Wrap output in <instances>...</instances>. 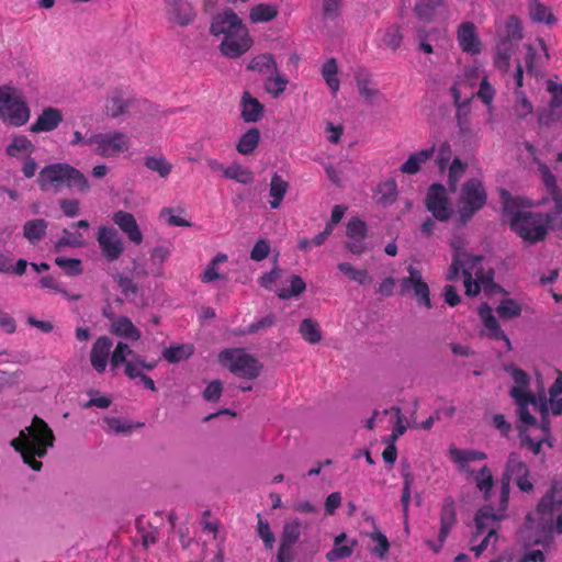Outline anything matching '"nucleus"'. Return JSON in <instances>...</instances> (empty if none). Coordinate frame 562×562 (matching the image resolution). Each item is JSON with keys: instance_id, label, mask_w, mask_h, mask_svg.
I'll use <instances>...</instances> for the list:
<instances>
[{"instance_id": "nucleus-27", "label": "nucleus", "mask_w": 562, "mask_h": 562, "mask_svg": "<svg viewBox=\"0 0 562 562\" xmlns=\"http://www.w3.org/2000/svg\"><path fill=\"white\" fill-rule=\"evenodd\" d=\"M504 518V515L495 514L494 508L490 505L481 507L474 518L476 535H482L486 530L488 531V526L491 522L499 521Z\"/></svg>"}, {"instance_id": "nucleus-32", "label": "nucleus", "mask_w": 562, "mask_h": 562, "mask_svg": "<svg viewBox=\"0 0 562 562\" xmlns=\"http://www.w3.org/2000/svg\"><path fill=\"white\" fill-rule=\"evenodd\" d=\"M289 189V183L281 178L277 172L273 173L270 182L269 195L272 198L270 201L271 209H278Z\"/></svg>"}, {"instance_id": "nucleus-63", "label": "nucleus", "mask_w": 562, "mask_h": 562, "mask_svg": "<svg viewBox=\"0 0 562 562\" xmlns=\"http://www.w3.org/2000/svg\"><path fill=\"white\" fill-rule=\"evenodd\" d=\"M548 91L552 94L549 102L550 108L558 109L562 105V83L548 81Z\"/></svg>"}, {"instance_id": "nucleus-23", "label": "nucleus", "mask_w": 562, "mask_h": 562, "mask_svg": "<svg viewBox=\"0 0 562 562\" xmlns=\"http://www.w3.org/2000/svg\"><path fill=\"white\" fill-rule=\"evenodd\" d=\"M111 333L115 336L136 341L140 339L139 329L132 323L127 316H120L111 325Z\"/></svg>"}, {"instance_id": "nucleus-41", "label": "nucleus", "mask_w": 562, "mask_h": 562, "mask_svg": "<svg viewBox=\"0 0 562 562\" xmlns=\"http://www.w3.org/2000/svg\"><path fill=\"white\" fill-rule=\"evenodd\" d=\"M521 305L514 299H504L496 307V313L502 319H513L520 316Z\"/></svg>"}, {"instance_id": "nucleus-5", "label": "nucleus", "mask_w": 562, "mask_h": 562, "mask_svg": "<svg viewBox=\"0 0 562 562\" xmlns=\"http://www.w3.org/2000/svg\"><path fill=\"white\" fill-rule=\"evenodd\" d=\"M218 360L234 375L243 379L255 380L263 370V364L243 348L224 349L220 352Z\"/></svg>"}, {"instance_id": "nucleus-38", "label": "nucleus", "mask_w": 562, "mask_h": 562, "mask_svg": "<svg viewBox=\"0 0 562 562\" xmlns=\"http://www.w3.org/2000/svg\"><path fill=\"white\" fill-rule=\"evenodd\" d=\"M337 269L347 276L350 280L363 285L372 282V278L369 276L366 269H357L349 262H340Z\"/></svg>"}, {"instance_id": "nucleus-9", "label": "nucleus", "mask_w": 562, "mask_h": 562, "mask_svg": "<svg viewBox=\"0 0 562 562\" xmlns=\"http://www.w3.org/2000/svg\"><path fill=\"white\" fill-rule=\"evenodd\" d=\"M86 145H97L95 153L102 157H110L116 153L126 150L128 137L122 132L94 134L85 142Z\"/></svg>"}, {"instance_id": "nucleus-10", "label": "nucleus", "mask_w": 562, "mask_h": 562, "mask_svg": "<svg viewBox=\"0 0 562 562\" xmlns=\"http://www.w3.org/2000/svg\"><path fill=\"white\" fill-rule=\"evenodd\" d=\"M425 206L440 222L448 221L453 213L452 209L449 207L446 189L438 182L429 187L425 199Z\"/></svg>"}, {"instance_id": "nucleus-2", "label": "nucleus", "mask_w": 562, "mask_h": 562, "mask_svg": "<svg viewBox=\"0 0 562 562\" xmlns=\"http://www.w3.org/2000/svg\"><path fill=\"white\" fill-rule=\"evenodd\" d=\"M210 33L213 36L224 35L220 52L228 58H238L252 45L247 27L233 9L226 8L213 16Z\"/></svg>"}, {"instance_id": "nucleus-31", "label": "nucleus", "mask_w": 562, "mask_h": 562, "mask_svg": "<svg viewBox=\"0 0 562 562\" xmlns=\"http://www.w3.org/2000/svg\"><path fill=\"white\" fill-rule=\"evenodd\" d=\"M357 87L359 90V94L364 99L367 104L373 105L379 103L380 100H384V97L381 92L375 88H370V76L368 75L366 78H361L359 74L355 76Z\"/></svg>"}, {"instance_id": "nucleus-42", "label": "nucleus", "mask_w": 562, "mask_h": 562, "mask_svg": "<svg viewBox=\"0 0 562 562\" xmlns=\"http://www.w3.org/2000/svg\"><path fill=\"white\" fill-rule=\"evenodd\" d=\"M288 83H289V80L285 78V76L282 74H279V71L277 70V72H273V75H270L267 78V81L265 83V89L273 98H278L281 93L284 92Z\"/></svg>"}, {"instance_id": "nucleus-39", "label": "nucleus", "mask_w": 562, "mask_h": 562, "mask_svg": "<svg viewBox=\"0 0 562 562\" xmlns=\"http://www.w3.org/2000/svg\"><path fill=\"white\" fill-rule=\"evenodd\" d=\"M224 176L243 184H250L254 181L252 171L236 162L225 168Z\"/></svg>"}, {"instance_id": "nucleus-62", "label": "nucleus", "mask_w": 562, "mask_h": 562, "mask_svg": "<svg viewBox=\"0 0 562 562\" xmlns=\"http://www.w3.org/2000/svg\"><path fill=\"white\" fill-rule=\"evenodd\" d=\"M282 277V270L279 266L272 267V269L263 273L259 279L258 283L263 289H271V284L278 281Z\"/></svg>"}, {"instance_id": "nucleus-25", "label": "nucleus", "mask_w": 562, "mask_h": 562, "mask_svg": "<svg viewBox=\"0 0 562 562\" xmlns=\"http://www.w3.org/2000/svg\"><path fill=\"white\" fill-rule=\"evenodd\" d=\"M48 222L44 218L26 221L23 225V236L35 245L45 237Z\"/></svg>"}, {"instance_id": "nucleus-36", "label": "nucleus", "mask_w": 562, "mask_h": 562, "mask_svg": "<svg viewBox=\"0 0 562 562\" xmlns=\"http://www.w3.org/2000/svg\"><path fill=\"white\" fill-rule=\"evenodd\" d=\"M144 166L153 172H156L161 178H167L171 170L172 165L164 156H146L144 158Z\"/></svg>"}, {"instance_id": "nucleus-24", "label": "nucleus", "mask_w": 562, "mask_h": 562, "mask_svg": "<svg viewBox=\"0 0 562 562\" xmlns=\"http://www.w3.org/2000/svg\"><path fill=\"white\" fill-rule=\"evenodd\" d=\"M297 331L302 339L310 345H316L323 339V333L318 322L310 317L301 321Z\"/></svg>"}, {"instance_id": "nucleus-49", "label": "nucleus", "mask_w": 562, "mask_h": 562, "mask_svg": "<svg viewBox=\"0 0 562 562\" xmlns=\"http://www.w3.org/2000/svg\"><path fill=\"white\" fill-rule=\"evenodd\" d=\"M512 54V44L508 41H499L496 45L495 65L501 70L507 71Z\"/></svg>"}, {"instance_id": "nucleus-34", "label": "nucleus", "mask_w": 562, "mask_h": 562, "mask_svg": "<svg viewBox=\"0 0 562 562\" xmlns=\"http://www.w3.org/2000/svg\"><path fill=\"white\" fill-rule=\"evenodd\" d=\"M529 16L531 21L536 23H546L551 25L557 22V18L552 14L550 9L540 3L538 0H532L530 3Z\"/></svg>"}, {"instance_id": "nucleus-57", "label": "nucleus", "mask_w": 562, "mask_h": 562, "mask_svg": "<svg viewBox=\"0 0 562 562\" xmlns=\"http://www.w3.org/2000/svg\"><path fill=\"white\" fill-rule=\"evenodd\" d=\"M258 518V535L262 539L267 549H272L276 542L274 533L271 531L269 522L263 520L261 515H257Z\"/></svg>"}, {"instance_id": "nucleus-59", "label": "nucleus", "mask_w": 562, "mask_h": 562, "mask_svg": "<svg viewBox=\"0 0 562 562\" xmlns=\"http://www.w3.org/2000/svg\"><path fill=\"white\" fill-rule=\"evenodd\" d=\"M277 316L273 313H270L255 323H251L246 330L243 331L244 335L255 334L261 329L269 328L276 325Z\"/></svg>"}, {"instance_id": "nucleus-44", "label": "nucleus", "mask_w": 562, "mask_h": 562, "mask_svg": "<svg viewBox=\"0 0 562 562\" xmlns=\"http://www.w3.org/2000/svg\"><path fill=\"white\" fill-rule=\"evenodd\" d=\"M35 150L33 143L24 135L14 136L12 142L7 146L5 154L15 157L19 151L32 154Z\"/></svg>"}, {"instance_id": "nucleus-61", "label": "nucleus", "mask_w": 562, "mask_h": 562, "mask_svg": "<svg viewBox=\"0 0 562 562\" xmlns=\"http://www.w3.org/2000/svg\"><path fill=\"white\" fill-rule=\"evenodd\" d=\"M402 40H403V35L400 31V27L396 25L389 27L383 37V42L392 50H395L401 46Z\"/></svg>"}, {"instance_id": "nucleus-16", "label": "nucleus", "mask_w": 562, "mask_h": 562, "mask_svg": "<svg viewBox=\"0 0 562 562\" xmlns=\"http://www.w3.org/2000/svg\"><path fill=\"white\" fill-rule=\"evenodd\" d=\"M64 115L60 109L46 106L37 120L30 126L32 133L52 132L63 122Z\"/></svg>"}, {"instance_id": "nucleus-56", "label": "nucleus", "mask_w": 562, "mask_h": 562, "mask_svg": "<svg viewBox=\"0 0 562 562\" xmlns=\"http://www.w3.org/2000/svg\"><path fill=\"white\" fill-rule=\"evenodd\" d=\"M413 291H414V296L419 305H424L428 308L432 307V304L430 301V290H429L428 284L425 281L417 280Z\"/></svg>"}, {"instance_id": "nucleus-50", "label": "nucleus", "mask_w": 562, "mask_h": 562, "mask_svg": "<svg viewBox=\"0 0 562 562\" xmlns=\"http://www.w3.org/2000/svg\"><path fill=\"white\" fill-rule=\"evenodd\" d=\"M134 355H136L127 344L123 341H119L114 351L111 356V367L112 369H115L120 367L121 364H125L130 359H127L128 356L134 358Z\"/></svg>"}, {"instance_id": "nucleus-21", "label": "nucleus", "mask_w": 562, "mask_h": 562, "mask_svg": "<svg viewBox=\"0 0 562 562\" xmlns=\"http://www.w3.org/2000/svg\"><path fill=\"white\" fill-rule=\"evenodd\" d=\"M436 151L435 145L430 148L422 149L408 156L406 161L400 167L401 172L415 175L420 170V165L429 160Z\"/></svg>"}, {"instance_id": "nucleus-60", "label": "nucleus", "mask_w": 562, "mask_h": 562, "mask_svg": "<svg viewBox=\"0 0 562 562\" xmlns=\"http://www.w3.org/2000/svg\"><path fill=\"white\" fill-rule=\"evenodd\" d=\"M223 392V383L221 380H213L204 389L202 396L207 402H218Z\"/></svg>"}, {"instance_id": "nucleus-43", "label": "nucleus", "mask_w": 562, "mask_h": 562, "mask_svg": "<svg viewBox=\"0 0 562 562\" xmlns=\"http://www.w3.org/2000/svg\"><path fill=\"white\" fill-rule=\"evenodd\" d=\"M378 193L381 194L379 203L383 206H389L396 201L397 198V186L395 180L390 179L381 184L376 189Z\"/></svg>"}, {"instance_id": "nucleus-33", "label": "nucleus", "mask_w": 562, "mask_h": 562, "mask_svg": "<svg viewBox=\"0 0 562 562\" xmlns=\"http://www.w3.org/2000/svg\"><path fill=\"white\" fill-rule=\"evenodd\" d=\"M278 13L277 5L259 3L250 9L249 19L252 23H265L276 19Z\"/></svg>"}, {"instance_id": "nucleus-35", "label": "nucleus", "mask_w": 562, "mask_h": 562, "mask_svg": "<svg viewBox=\"0 0 562 562\" xmlns=\"http://www.w3.org/2000/svg\"><path fill=\"white\" fill-rule=\"evenodd\" d=\"M471 99L467 98L465 103L463 105H459V109L457 110L456 119H457V125L459 127V134L462 137L470 138L473 136V131L470 125L469 121V114L471 111L470 108Z\"/></svg>"}, {"instance_id": "nucleus-64", "label": "nucleus", "mask_w": 562, "mask_h": 562, "mask_svg": "<svg viewBox=\"0 0 562 562\" xmlns=\"http://www.w3.org/2000/svg\"><path fill=\"white\" fill-rule=\"evenodd\" d=\"M560 115L557 113V109L543 108L538 110V123L542 126H550L553 122L558 121Z\"/></svg>"}, {"instance_id": "nucleus-4", "label": "nucleus", "mask_w": 562, "mask_h": 562, "mask_svg": "<svg viewBox=\"0 0 562 562\" xmlns=\"http://www.w3.org/2000/svg\"><path fill=\"white\" fill-rule=\"evenodd\" d=\"M37 183L42 191L52 188L55 192H58L64 186L76 188L80 192L90 190L87 177L67 162H55L42 168L38 172Z\"/></svg>"}, {"instance_id": "nucleus-29", "label": "nucleus", "mask_w": 562, "mask_h": 562, "mask_svg": "<svg viewBox=\"0 0 562 562\" xmlns=\"http://www.w3.org/2000/svg\"><path fill=\"white\" fill-rule=\"evenodd\" d=\"M194 353L192 344L171 345L162 350V357L170 363L189 359Z\"/></svg>"}, {"instance_id": "nucleus-17", "label": "nucleus", "mask_w": 562, "mask_h": 562, "mask_svg": "<svg viewBox=\"0 0 562 562\" xmlns=\"http://www.w3.org/2000/svg\"><path fill=\"white\" fill-rule=\"evenodd\" d=\"M240 108V119L244 123H258L265 115V105L249 91L241 93Z\"/></svg>"}, {"instance_id": "nucleus-13", "label": "nucleus", "mask_w": 562, "mask_h": 562, "mask_svg": "<svg viewBox=\"0 0 562 562\" xmlns=\"http://www.w3.org/2000/svg\"><path fill=\"white\" fill-rule=\"evenodd\" d=\"M167 19L170 23L179 26H188L196 18V11L188 0H167Z\"/></svg>"}, {"instance_id": "nucleus-26", "label": "nucleus", "mask_w": 562, "mask_h": 562, "mask_svg": "<svg viewBox=\"0 0 562 562\" xmlns=\"http://www.w3.org/2000/svg\"><path fill=\"white\" fill-rule=\"evenodd\" d=\"M260 131L257 127H250L240 135L236 144V149L241 155H251L260 142Z\"/></svg>"}, {"instance_id": "nucleus-18", "label": "nucleus", "mask_w": 562, "mask_h": 562, "mask_svg": "<svg viewBox=\"0 0 562 562\" xmlns=\"http://www.w3.org/2000/svg\"><path fill=\"white\" fill-rule=\"evenodd\" d=\"M112 221L126 234L128 239L136 245L143 241V233L132 213L117 211L113 214Z\"/></svg>"}, {"instance_id": "nucleus-58", "label": "nucleus", "mask_w": 562, "mask_h": 562, "mask_svg": "<svg viewBox=\"0 0 562 562\" xmlns=\"http://www.w3.org/2000/svg\"><path fill=\"white\" fill-rule=\"evenodd\" d=\"M270 250V241L267 238H260L250 251V259L254 261H262L269 256Z\"/></svg>"}, {"instance_id": "nucleus-54", "label": "nucleus", "mask_w": 562, "mask_h": 562, "mask_svg": "<svg viewBox=\"0 0 562 562\" xmlns=\"http://www.w3.org/2000/svg\"><path fill=\"white\" fill-rule=\"evenodd\" d=\"M114 280L117 282L121 292L131 300L132 296H135L139 292V286L137 283L133 282V280L123 273H117L114 277Z\"/></svg>"}, {"instance_id": "nucleus-30", "label": "nucleus", "mask_w": 562, "mask_h": 562, "mask_svg": "<svg viewBox=\"0 0 562 562\" xmlns=\"http://www.w3.org/2000/svg\"><path fill=\"white\" fill-rule=\"evenodd\" d=\"M499 198L503 203V211L505 213L512 215V217H516V214L525 212V211L519 210L520 206H530L531 205L529 203V201L524 198H519V196L514 198L510 194V192L506 189L499 190Z\"/></svg>"}, {"instance_id": "nucleus-53", "label": "nucleus", "mask_w": 562, "mask_h": 562, "mask_svg": "<svg viewBox=\"0 0 562 562\" xmlns=\"http://www.w3.org/2000/svg\"><path fill=\"white\" fill-rule=\"evenodd\" d=\"M368 226L364 221L359 217H352L346 227V235L351 239H364Z\"/></svg>"}, {"instance_id": "nucleus-12", "label": "nucleus", "mask_w": 562, "mask_h": 562, "mask_svg": "<svg viewBox=\"0 0 562 562\" xmlns=\"http://www.w3.org/2000/svg\"><path fill=\"white\" fill-rule=\"evenodd\" d=\"M97 240L103 255L110 262L117 260L124 251V244L117 231L113 227H100Z\"/></svg>"}, {"instance_id": "nucleus-37", "label": "nucleus", "mask_w": 562, "mask_h": 562, "mask_svg": "<svg viewBox=\"0 0 562 562\" xmlns=\"http://www.w3.org/2000/svg\"><path fill=\"white\" fill-rule=\"evenodd\" d=\"M503 474H507L508 477L512 479L513 475L516 477L529 475L530 471L528 465L519 459L518 453L510 452Z\"/></svg>"}, {"instance_id": "nucleus-40", "label": "nucleus", "mask_w": 562, "mask_h": 562, "mask_svg": "<svg viewBox=\"0 0 562 562\" xmlns=\"http://www.w3.org/2000/svg\"><path fill=\"white\" fill-rule=\"evenodd\" d=\"M289 282H290L289 289H280L277 291V295L279 299L289 300L291 297L301 295L306 290V283L297 274H292L290 277Z\"/></svg>"}, {"instance_id": "nucleus-51", "label": "nucleus", "mask_w": 562, "mask_h": 562, "mask_svg": "<svg viewBox=\"0 0 562 562\" xmlns=\"http://www.w3.org/2000/svg\"><path fill=\"white\" fill-rule=\"evenodd\" d=\"M338 71L335 58H329L322 68V75L328 87L336 92L339 89V80L336 78Z\"/></svg>"}, {"instance_id": "nucleus-47", "label": "nucleus", "mask_w": 562, "mask_h": 562, "mask_svg": "<svg viewBox=\"0 0 562 562\" xmlns=\"http://www.w3.org/2000/svg\"><path fill=\"white\" fill-rule=\"evenodd\" d=\"M357 546L358 541L356 539L350 540L348 544L334 543L333 549L326 553V559L329 562H333L335 560H344L350 558Z\"/></svg>"}, {"instance_id": "nucleus-15", "label": "nucleus", "mask_w": 562, "mask_h": 562, "mask_svg": "<svg viewBox=\"0 0 562 562\" xmlns=\"http://www.w3.org/2000/svg\"><path fill=\"white\" fill-rule=\"evenodd\" d=\"M457 38L463 52L476 55L481 52V41L476 33V27L472 22H463L459 25Z\"/></svg>"}, {"instance_id": "nucleus-14", "label": "nucleus", "mask_w": 562, "mask_h": 562, "mask_svg": "<svg viewBox=\"0 0 562 562\" xmlns=\"http://www.w3.org/2000/svg\"><path fill=\"white\" fill-rule=\"evenodd\" d=\"M457 522L456 503L453 497L447 496L442 501L441 513H440V530L438 540L442 543L448 537L452 526ZM428 544L434 551H439L441 544L429 541Z\"/></svg>"}, {"instance_id": "nucleus-1", "label": "nucleus", "mask_w": 562, "mask_h": 562, "mask_svg": "<svg viewBox=\"0 0 562 562\" xmlns=\"http://www.w3.org/2000/svg\"><path fill=\"white\" fill-rule=\"evenodd\" d=\"M54 442L55 435L48 424L35 415L31 425L11 441V446L21 453L25 464L34 471H41L43 463L36 457L44 458L48 448L54 447Z\"/></svg>"}, {"instance_id": "nucleus-46", "label": "nucleus", "mask_w": 562, "mask_h": 562, "mask_svg": "<svg viewBox=\"0 0 562 562\" xmlns=\"http://www.w3.org/2000/svg\"><path fill=\"white\" fill-rule=\"evenodd\" d=\"M522 38V26L518 16L510 15L505 24V36L501 41L518 42Z\"/></svg>"}, {"instance_id": "nucleus-45", "label": "nucleus", "mask_w": 562, "mask_h": 562, "mask_svg": "<svg viewBox=\"0 0 562 562\" xmlns=\"http://www.w3.org/2000/svg\"><path fill=\"white\" fill-rule=\"evenodd\" d=\"M370 539L375 543L370 548V552L380 560H384L390 549V542L385 535L379 530H374L369 535Z\"/></svg>"}, {"instance_id": "nucleus-55", "label": "nucleus", "mask_w": 562, "mask_h": 562, "mask_svg": "<svg viewBox=\"0 0 562 562\" xmlns=\"http://www.w3.org/2000/svg\"><path fill=\"white\" fill-rule=\"evenodd\" d=\"M517 101L514 106L518 119L524 120L533 112V106L524 91H516Z\"/></svg>"}, {"instance_id": "nucleus-7", "label": "nucleus", "mask_w": 562, "mask_h": 562, "mask_svg": "<svg viewBox=\"0 0 562 562\" xmlns=\"http://www.w3.org/2000/svg\"><path fill=\"white\" fill-rule=\"evenodd\" d=\"M8 86L0 88V116L13 126H22L30 120L27 103Z\"/></svg>"}, {"instance_id": "nucleus-20", "label": "nucleus", "mask_w": 562, "mask_h": 562, "mask_svg": "<svg viewBox=\"0 0 562 562\" xmlns=\"http://www.w3.org/2000/svg\"><path fill=\"white\" fill-rule=\"evenodd\" d=\"M132 105L133 100L124 99L123 91L115 89L112 94L105 99L104 114L111 119H117L125 115Z\"/></svg>"}, {"instance_id": "nucleus-11", "label": "nucleus", "mask_w": 562, "mask_h": 562, "mask_svg": "<svg viewBox=\"0 0 562 562\" xmlns=\"http://www.w3.org/2000/svg\"><path fill=\"white\" fill-rule=\"evenodd\" d=\"M301 522L297 519L288 521L283 525L280 537V546L277 554V562H291L294 560L293 546L301 536Z\"/></svg>"}, {"instance_id": "nucleus-8", "label": "nucleus", "mask_w": 562, "mask_h": 562, "mask_svg": "<svg viewBox=\"0 0 562 562\" xmlns=\"http://www.w3.org/2000/svg\"><path fill=\"white\" fill-rule=\"evenodd\" d=\"M533 215H536V212L518 213L509 222L512 231L529 244H537L547 237L544 225L538 218H529V216Z\"/></svg>"}, {"instance_id": "nucleus-3", "label": "nucleus", "mask_w": 562, "mask_h": 562, "mask_svg": "<svg viewBox=\"0 0 562 562\" xmlns=\"http://www.w3.org/2000/svg\"><path fill=\"white\" fill-rule=\"evenodd\" d=\"M559 493L557 485H552L550 490L542 496L538 506V521L532 513L525 517L526 537L535 544H548L552 541L553 530L562 533V512L555 514L557 501L555 494Z\"/></svg>"}, {"instance_id": "nucleus-19", "label": "nucleus", "mask_w": 562, "mask_h": 562, "mask_svg": "<svg viewBox=\"0 0 562 562\" xmlns=\"http://www.w3.org/2000/svg\"><path fill=\"white\" fill-rule=\"evenodd\" d=\"M112 340L108 336L99 337L90 352L91 366L98 373H102L108 364Z\"/></svg>"}, {"instance_id": "nucleus-6", "label": "nucleus", "mask_w": 562, "mask_h": 562, "mask_svg": "<svg viewBox=\"0 0 562 562\" xmlns=\"http://www.w3.org/2000/svg\"><path fill=\"white\" fill-rule=\"evenodd\" d=\"M487 201V193L477 178H471L462 184L459 195V226H464Z\"/></svg>"}, {"instance_id": "nucleus-28", "label": "nucleus", "mask_w": 562, "mask_h": 562, "mask_svg": "<svg viewBox=\"0 0 562 562\" xmlns=\"http://www.w3.org/2000/svg\"><path fill=\"white\" fill-rule=\"evenodd\" d=\"M277 61L270 53L254 57L247 66V70L257 71L261 75H273L277 72Z\"/></svg>"}, {"instance_id": "nucleus-52", "label": "nucleus", "mask_w": 562, "mask_h": 562, "mask_svg": "<svg viewBox=\"0 0 562 562\" xmlns=\"http://www.w3.org/2000/svg\"><path fill=\"white\" fill-rule=\"evenodd\" d=\"M55 263L68 276H79L83 272L81 260L77 258L56 257Z\"/></svg>"}, {"instance_id": "nucleus-22", "label": "nucleus", "mask_w": 562, "mask_h": 562, "mask_svg": "<svg viewBox=\"0 0 562 562\" xmlns=\"http://www.w3.org/2000/svg\"><path fill=\"white\" fill-rule=\"evenodd\" d=\"M445 5V0H420L414 5L413 11L419 21L430 23L435 20L437 10Z\"/></svg>"}, {"instance_id": "nucleus-48", "label": "nucleus", "mask_w": 562, "mask_h": 562, "mask_svg": "<svg viewBox=\"0 0 562 562\" xmlns=\"http://www.w3.org/2000/svg\"><path fill=\"white\" fill-rule=\"evenodd\" d=\"M475 481L476 487L484 494V499L488 501L491 496V491L494 485L491 470L486 465H484L475 476Z\"/></svg>"}]
</instances>
